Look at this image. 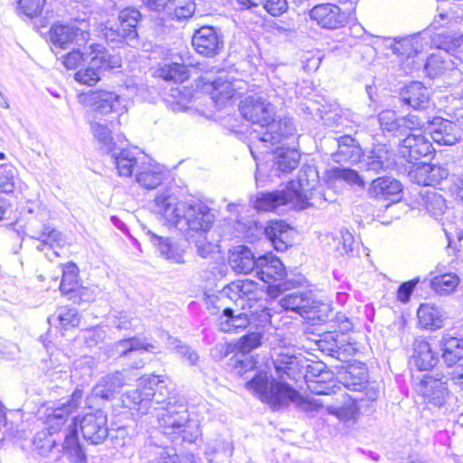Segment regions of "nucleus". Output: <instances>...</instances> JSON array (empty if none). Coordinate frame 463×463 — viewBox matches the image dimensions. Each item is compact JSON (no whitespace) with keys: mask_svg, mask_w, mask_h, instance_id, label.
I'll list each match as a JSON object with an SVG mask.
<instances>
[{"mask_svg":"<svg viewBox=\"0 0 463 463\" xmlns=\"http://www.w3.org/2000/svg\"><path fill=\"white\" fill-rule=\"evenodd\" d=\"M250 384L260 393L263 402L269 404L273 410H279L289 403L308 411L325 406L329 414L335 415L344 422L354 421L358 414L357 401L362 397H352L344 389L338 387L333 390L328 398L308 399L299 394L294 388L287 384H279L270 382L266 375H260L250 382Z\"/></svg>","mask_w":463,"mask_h":463,"instance_id":"obj_1","label":"nucleus"},{"mask_svg":"<svg viewBox=\"0 0 463 463\" xmlns=\"http://www.w3.org/2000/svg\"><path fill=\"white\" fill-rule=\"evenodd\" d=\"M318 178V172L315 166L304 165L298 172V179L290 181L286 189L260 193L256 196L254 208L267 212L288 204L298 210L322 207L326 198L317 187Z\"/></svg>","mask_w":463,"mask_h":463,"instance_id":"obj_2","label":"nucleus"},{"mask_svg":"<svg viewBox=\"0 0 463 463\" xmlns=\"http://www.w3.org/2000/svg\"><path fill=\"white\" fill-rule=\"evenodd\" d=\"M155 205L169 225L187 234L206 233L215 221L214 213L205 203L198 200L180 203L168 189L156 195Z\"/></svg>","mask_w":463,"mask_h":463,"instance_id":"obj_3","label":"nucleus"},{"mask_svg":"<svg viewBox=\"0 0 463 463\" xmlns=\"http://www.w3.org/2000/svg\"><path fill=\"white\" fill-rule=\"evenodd\" d=\"M239 110L243 118L251 122L253 126L251 141H255L258 132H261L265 128H269L270 131L279 128L280 123H274L275 106L263 97L248 96L244 98L240 103ZM281 124H284L286 133H291L293 128L289 121L286 120Z\"/></svg>","mask_w":463,"mask_h":463,"instance_id":"obj_4","label":"nucleus"},{"mask_svg":"<svg viewBox=\"0 0 463 463\" xmlns=\"http://www.w3.org/2000/svg\"><path fill=\"white\" fill-rule=\"evenodd\" d=\"M89 49V66L85 70L78 71L74 79L78 82L91 86L100 80V73L103 71L120 67L121 59L99 43H91Z\"/></svg>","mask_w":463,"mask_h":463,"instance_id":"obj_5","label":"nucleus"},{"mask_svg":"<svg viewBox=\"0 0 463 463\" xmlns=\"http://www.w3.org/2000/svg\"><path fill=\"white\" fill-rule=\"evenodd\" d=\"M81 102L90 109V118H99L111 113L118 116L127 111L124 99L112 91L99 90L82 94Z\"/></svg>","mask_w":463,"mask_h":463,"instance_id":"obj_6","label":"nucleus"},{"mask_svg":"<svg viewBox=\"0 0 463 463\" xmlns=\"http://www.w3.org/2000/svg\"><path fill=\"white\" fill-rule=\"evenodd\" d=\"M75 423L80 426L83 438L90 444H101L109 436L107 413L100 409L87 412L81 418H73L70 426Z\"/></svg>","mask_w":463,"mask_h":463,"instance_id":"obj_7","label":"nucleus"},{"mask_svg":"<svg viewBox=\"0 0 463 463\" xmlns=\"http://www.w3.org/2000/svg\"><path fill=\"white\" fill-rule=\"evenodd\" d=\"M289 121L290 125L293 128L291 133H286V128L284 124H280L279 128L270 131L269 128H265L261 132H258V137L255 141H250V145H249V148L252 156L256 159V151L261 150L263 148V152L268 153L266 148H269L276 145L281 144V146H290L294 145L296 141V126L292 118L285 117L279 120L274 118V123H281L283 121Z\"/></svg>","mask_w":463,"mask_h":463,"instance_id":"obj_8","label":"nucleus"},{"mask_svg":"<svg viewBox=\"0 0 463 463\" xmlns=\"http://www.w3.org/2000/svg\"><path fill=\"white\" fill-rule=\"evenodd\" d=\"M417 392L426 403L441 408L447 405L449 396L447 381L443 375H424L417 385Z\"/></svg>","mask_w":463,"mask_h":463,"instance_id":"obj_9","label":"nucleus"},{"mask_svg":"<svg viewBox=\"0 0 463 463\" xmlns=\"http://www.w3.org/2000/svg\"><path fill=\"white\" fill-rule=\"evenodd\" d=\"M385 46L391 49L393 54L405 57L408 64L411 59V71L420 69L421 63L416 61L414 58L422 52L427 41L422 37L421 33L402 37V38H386L384 40Z\"/></svg>","mask_w":463,"mask_h":463,"instance_id":"obj_10","label":"nucleus"},{"mask_svg":"<svg viewBox=\"0 0 463 463\" xmlns=\"http://www.w3.org/2000/svg\"><path fill=\"white\" fill-rule=\"evenodd\" d=\"M222 295L241 309L251 308L260 299L258 284L250 279L235 280L222 288Z\"/></svg>","mask_w":463,"mask_h":463,"instance_id":"obj_11","label":"nucleus"},{"mask_svg":"<svg viewBox=\"0 0 463 463\" xmlns=\"http://www.w3.org/2000/svg\"><path fill=\"white\" fill-rule=\"evenodd\" d=\"M158 423L167 435L175 434L189 422L187 406L176 400L169 401L165 407L157 414Z\"/></svg>","mask_w":463,"mask_h":463,"instance_id":"obj_12","label":"nucleus"},{"mask_svg":"<svg viewBox=\"0 0 463 463\" xmlns=\"http://www.w3.org/2000/svg\"><path fill=\"white\" fill-rule=\"evenodd\" d=\"M192 44L195 52L204 57L221 53L224 43L222 33L213 26H202L193 35Z\"/></svg>","mask_w":463,"mask_h":463,"instance_id":"obj_13","label":"nucleus"},{"mask_svg":"<svg viewBox=\"0 0 463 463\" xmlns=\"http://www.w3.org/2000/svg\"><path fill=\"white\" fill-rule=\"evenodd\" d=\"M274 367L277 373L278 377L280 381H276L273 377H269L266 373H258L255 377H253L250 381H249L246 385L247 388L254 391L256 395L262 401L260 397V393L259 391L254 388L250 382L260 375H266L270 382L277 383L279 384H286L284 381L286 379H295L297 373L300 371V361L299 358L294 354H288L286 353H279L273 359ZM290 388H292L288 383H287Z\"/></svg>","mask_w":463,"mask_h":463,"instance_id":"obj_14","label":"nucleus"},{"mask_svg":"<svg viewBox=\"0 0 463 463\" xmlns=\"http://www.w3.org/2000/svg\"><path fill=\"white\" fill-rule=\"evenodd\" d=\"M163 382V376L146 375L138 380L137 387L123 395V402L141 413H147L150 410V384Z\"/></svg>","mask_w":463,"mask_h":463,"instance_id":"obj_15","label":"nucleus"},{"mask_svg":"<svg viewBox=\"0 0 463 463\" xmlns=\"http://www.w3.org/2000/svg\"><path fill=\"white\" fill-rule=\"evenodd\" d=\"M395 164L393 149L385 144H378L363 154L360 167L365 171L379 173L393 168Z\"/></svg>","mask_w":463,"mask_h":463,"instance_id":"obj_16","label":"nucleus"},{"mask_svg":"<svg viewBox=\"0 0 463 463\" xmlns=\"http://www.w3.org/2000/svg\"><path fill=\"white\" fill-rule=\"evenodd\" d=\"M434 148L430 139L423 134H408L400 144L399 154L408 163L417 161L432 154Z\"/></svg>","mask_w":463,"mask_h":463,"instance_id":"obj_17","label":"nucleus"},{"mask_svg":"<svg viewBox=\"0 0 463 463\" xmlns=\"http://www.w3.org/2000/svg\"><path fill=\"white\" fill-rule=\"evenodd\" d=\"M49 33L51 43L61 49L71 48L72 44L80 47L87 43L89 36V33L71 24H55Z\"/></svg>","mask_w":463,"mask_h":463,"instance_id":"obj_18","label":"nucleus"},{"mask_svg":"<svg viewBox=\"0 0 463 463\" xmlns=\"http://www.w3.org/2000/svg\"><path fill=\"white\" fill-rule=\"evenodd\" d=\"M318 350L337 360H345L354 348L347 335L334 331L324 333L317 341Z\"/></svg>","mask_w":463,"mask_h":463,"instance_id":"obj_19","label":"nucleus"},{"mask_svg":"<svg viewBox=\"0 0 463 463\" xmlns=\"http://www.w3.org/2000/svg\"><path fill=\"white\" fill-rule=\"evenodd\" d=\"M449 175V170L439 165L415 164L409 170L408 176L413 183L423 186H435Z\"/></svg>","mask_w":463,"mask_h":463,"instance_id":"obj_20","label":"nucleus"},{"mask_svg":"<svg viewBox=\"0 0 463 463\" xmlns=\"http://www.w3.org/2000/svg\"><path fill=\"white\" fill-rule=\"evenodd\" d=\"M311 20L325 29H337L344 25L346 15L339 6L333 4H321L314 6L310 12Z\"/></svg>","mask_w":463,"mask_h":463,"instance_id":"obj_21","label":"nucleus"},{"mask_svg":"<svg viewBox=\"0 0 463 463\" xmlns=\"http://www.w3.org/2000/svg\"><path fill=\"white\" fill-rule=\"evenodd\" d=\"M399 99L415 110H425L430 106V90L421 82L411 81L401 89Z\"/></svg>","mask_w":463,"mask_h":463,"instance_id":"obj_22","label":"nucleus"},{"mask_svg":"<svg viewBox=\"0 0 463 463\" xmlns=\"http://www.w3.org/2000/svg\"><path fill=\"white\" fill-rule=\"evenodd\" d=\"M163 166L146 155L139 165H137L136 181L144 188L151 190L156 188L163 180Z\"/></svg>","mask_w":463,"mask_h":463,"instance_id":"obj_23","label":"nucleus"},{"mask_svg":"<svg viewBox=\"0 0 463 463\" xmlns=\"http://www.w3.org/2000/svg\"><path fill=\"white\" fill-rule=\"evenodd\" d=\"M255 272L260 280L269 285L282 280L286 276L283 263L272 254H266L258 258Z\"/></svg>","mask_w":463,"mask_h":463,"instance_id":"obj_24","label":"nucleus"},{"mask_svg":"<svg viewBox=\"0 0 463 463\" xmlns=\"http://www.w3.org/2000/svg\"><path fill=\"white\" fill-rule=\"evenodd\" d=\"M147 235L153 246L157 250L160 256L174 264H184L185 250L180 243L169 237L158 236L148 231Z\"/></svg>","mask_w":463,"mask_h":463,"instance_id":"obj_25","label":"nucleus"},{"mask_svg":"<svg viewBox=\"0 0 463 463\" xmlns=\"http://www.w3.org/2000/svg\"><path fill=\"white\" fill-rule=\"evenodd\" d=\"M250 316L244 312L235 313L231 307H224L216 319L219 331L227 334H237L250 326Z\"/></svg>","mask_w":463,"mask_h":463,"instance_id":"obj_26","label":"nucleus"},{"mask_svg":"<svg viewBox=\"0 0 463 463\" xmlns=\"http://www.w3.org/2000/svg\"><path fill=\"white\" fill-rule=\"evenodd\" d=\"M272 159L271 175L279 176L280 173H289L295 169L299 162L300 154L296 148L288 146H277Z\"/></svg>","mask_w":463,"mask_h":463,"instance_id":"obj_27","label":"nucleus"},{"mask_svg":"<svg viewBox=\"0 0 463 463\" xmlns=\"http://www.w3.org/2000/svg\"><path fill=\"white\" fill-rule=\"evenodd\" d=\"M337 150L332 154L336 163H358L361 165L363 151L357 140L351 136H342L337 140Z\"/></svg>","mask_w":463,"mask_h":463,"instance_id":"obj_28","label":"nucleus"},{"mask_svg":"<svg viewBox=\"0 0 463 463\" xmlns=\"http://www.w3.org/2000/svg\"><path fill=\"white\" fill-rule=\"evenodd\" d=\"M431 138L441 146H453L461 138L459 127L449 120L436 118L432 122Z\"/></svg>","mask_w":463,"mask_h":463,"instance_id":"obj_29","label":"nucleus"},{"mask_svg":"<svg viewBox=\"0 0 463 463\" xmlns=\"http://www.w3.org/2000/svg\"><path fill=\"white\" fill-rule=\"evenodd\" d=\"M126 383L122 372L115 371L99 380L92 389V394L104 400H110Z\"/></svg>","mask_w":463,"mask_h":463,"instance_id":"obj_30","label":"nucleus"},{"mask_svg":"<svg viewBox=\"0 0 463 463\" xmlns=\"http://www.w3.org/2000/svg\"><path fill=\"white\" fill-rule=\"evenodd\" d=\"M228 260L236 273L249 274L256 270L258 258L248 247L240 245L230 251Z\"/></svg>","mask_w":463,"mask_h":463,"instance_id":"obj_31","label":"nucleus"},{"mask_svg":"<svg viewBox=\"0 0 463 463\" xmlns=\"http://www.w3.org/2000/svg\"><path fill=\"white\" fill-rule=\"evenodd\" d=\"M325 367L324 364L308 365L307 372L310 373L308 377H315V379L307 381V387L312 392L328 397L329 391L335 387V384L329 381L332 378L331 372L326 371Z\"/></svg>","mask_w":463,"mask_h":463,"instance_id":"obj_32","label":"nucleus"},{"mask_svg":"<svg viewBox=\"0 0 463 463\" xmlns=\"http://www.w3.org/2000/svg\"><path fill=\"white\" fill-rule=\"evenodd\" d=\"M439 356L430 345L424 339H416L413 344V354L411 363L420 371H428L432 369L438 363Z\"/></svg>","mask_w":463,"mask_h":463,"instance_id":"obj_33","label":"nucleus"},{"mask_svg":"<svg viewBox=\"0 0 463 463\" xmlns=\"http://www.w3.org/2000/svg\"><path fill=\"white\" fill-rule=\"evenodd\" d=\"M114 159L118 175L121 176H131L137 172V165L141 163L143 155L137 156L136 152L128 148H115L109 152Z\"/></svg>","mask_w":463,"mask_h":463,"instance_id":"obj_34","label":"nucleus"},{"mask_svg":"<svg viewBox=\"0 0 463 463\" xmlns=\"http://www.w3.org/2000/svg\"><path fill=\"white\" fill-rule=\"evenodd\" d=\"M63 455L72 463H86V454L80 443L77 424L69 426L62 444Z\"/></svg>","mask_w":463,"mask_h":463,"instance_id":"obj_35","label":"nucleus"},{"mask_svg":"<svg viewBox=\"0 0 463 463\" xmlns=\"http://www.w3.org/2000/svg\"><path fill=\"white\" fill-rule=\"evenodd\" d=\"M48 322L50 325L60 327L62 330H70L80 325V316L77 308L61 306L48 317Z\"/></svg>","mask_w":463,"mask_h":463,"instance_id":"obj_36","label":"nucleus"},{"mask_svg":"<svg viewBox=\"0 0 463 463\" xmlns=\"http://www.w3.org/2000/svg\"><path fill=\"white\" fill-rule=\"evenodd\" d=\"M402 190V184L398 180L390 176H383L372 182L368 194L373 198L386 199L390 195L400 194Z\"/></svg>","mask_w":463,"mask_h":463,"instance_id":"obj_37","label":"nucleus"},{"mask_svg":"<svg viewBox=\"0 0 463 463\" xmlns=\"http://www.w3.org/2000/svg\"><path fill=\"white\" fill-rule=\"evenodd\" d=\"M440 349L442 351V359L449 366H456L457 363L463 359V339L445 335L440 341Z\"/></svg>","mask_w":463,"mask_h":463,"instance_id":"obj_38","label":"nucleus"},{"mask_svg":"<svg viewBox=\"0 0 463 463\" xmlns=\"http://www.w3.org/2000/svg\"><path fill=\"white\" fill-rule=\"evenodd\" d=\"M314 298L309 293H291L284 296L280 300V306L285 309L298 314L305 318L307 312L313 305Z\"/></svg>","mask_w":463,"mask_h":463,"instance_id":"obj_39","label":"nucleus"},{"mask_svg":"<svg viewBox=\"0 0 463 463\" xmlns=\"http://www.w3.org/2000/svg\"><path fill=\"white\" fill-rule=\"evenodd\" d=\"M157 346L154 343H148L145 338L130 337L115 343V354L118 356H128L137 351H146L148 353H156Z\"/></svg>","mask_w":463,"mask_h":463,"instance_id":"obj_40","label":"nucleus"},{"mask_svg":"<svg viewBox=\"0 0 463 463\" xmlns=\"http://www.w3.org/2000/svg\"><path fill=\"white\" fill-rule=\"evenodd\" d=\"M419 323L426 329H439L444 325V314L439 307L430 304H421L417 312Z\"/></svg>","mask_w":463,"mask_h":463,"instance_id":"obj_41","label":"nucleus"},{"mask_svg":"<svg viewBox=\"0 0 463 463\" xmlns=\"http://www.w3.org/2000/svg\"><path fill=\"white\" fill-rule=\"evenodd\" d=\"M289 226L283 221H271L265 227V235L275 250L283 251L288 248Z\"/></svg>","mask_w":463,"mask_h":463,"instance_id":"obj_42","label":"nucleus"},{"mask_svg":"<svg viewBox=\"0 0 463 463\" xmlns=\"http://www.w3.org/2000/svg\"><path fill=\"white\" fill-rule=\"evenodd\" d=\"M419 194V204L424 207L430 214L438 218L444 213L447 206L441 194L430 188L421 189Z\"/></svg>","mask_w":463,"mask_h":463,"instance_id":"obj_43","label":"nucleus"},{"mask_svg":"<svg viewBox=\"0 0 463 463\" xmlns=\"http://www.w3.org/2000/svg\"><path fill=\"white\" fill-rule=\"evenodd\" d=\"M461 24H463V7L454 6L436 15L431 23V27L433 29L446 28L453 32Z\"/></svg>","mask_w":463,"mask_h":463,"instance_id":"obj_44","label":"nucleus"},{"mask_svg":"<svg viewBox=\"0 0 463 463\" xmlns=\"http://www.w3.org/2000/svg\"><path fill=\"white\" fill-rule=\"evenodd\" d=\"M141 14L135 8H126L118 14V22L120 26H128L127 33V44L135 47L138 43V33L137 26L140 20Z\"/></svg>","mask_w":463,"mask_h":463,"instance_id":"obj_45","label":"nucleus"},{"mask_svg":"<svg viewBox=\"0 0 463 463\" xmlns=\"http://www.w3.org/2000/svg\"><path fill=\"white\" fill-rule=\"evenodd\" d=\"M434 42L439 49L452 55H457L463 50V33L457 31L438 33Z\"/></svg>","mask_w":463,"mask_h":463,"instance_id":"obj_46","label":"nucleus"},{"mask_svg":"<svg viewBox=\"0 0 463 463\" xmlns=\"http://www.w3.org/2000/svg\"><path fill=\"white\" fill-rule=\"evenodd\" d=\"M367 369L364 364H350L343 376V383L345 388L359 392L367 383Z\"/></svg>","mask_w":463,"mask_h":463,"instance_id":"obj_47","label":"nucleus"},{"mask_svg":"<svg viewBox=\"0 0 463 463\" xmlns=\"http://www.w3.org/2000/svg\"><path fill=\"white\" fill-rule=\"evenodd\" d=\"M195 8L194 0H167L165 11L172 19L184 21L193 16Z\"/></svg>","mask_w":463,"mask_h":463,"instance_id":"obj_48","label":"nucleus"},{"mask_svg":"<svg viewBox=\"0 0 463 463\" xmlns=\"http://www.w3.org/2000/svg\"><path fill=\"white\" fill-rule=\"evenodd\" d=\"M156 73L163 80L175 83H182L189 78L187 67L178 62L165 63L157 69Z\"/></svg>","mask_w":463,"mask_h":463,"instance_id":"obj_49","label":"nucleus"},{"mask_svg":"<svg viewBox=\"0 0 463 463\" xmlns=\"http://www.w3.org/2000/svg\"><path fill=\"white\" fill-rule=\"evenodd\" d=\"M98 119L99 118H93L90 119V130L96 140L101 146V148L109 153L115 150L117 145L113 142L110 128Z\"/></svg>","mask_w":463,"mask_h":463,"instance_id":"obj_50","label":"nucleus"},{"mask_svg":"<svg viewBox=\"0 0 463 463\" xmlns=\"http://www.w3.org/2000/svg\"><path fill=\"white\" fill-rule=\"evenodd\" d=\"M401 117L394 110L386 109L378 114V122L384 135L402 137Z\"/></svg>","mask_w":463,"mask_h":463,"instance_id":"obj_51","label":"nucleus"},{"mask_svg":"<svg viewBox=\"0 0 463 463\" xmlns=\"http://www.w3.org/2000/svg\"><path fill=\"white\" fill-rule=\"evenodd\" d=\"M459 284V278L455 273L435 276L430 280V288L439 295H449Z\"/></svg>","mask_w":463,"mask_h":463,"instance_id":"obj_52","label":"nucleus"},{"mask_svg":"<svg viewBox=\"0 0 463 463\" xmlns=\"http://www.w3.org/2000/svg\"><path fill=\"white\" fill-rule=\"evenodd\" d=\"M213 90L212 92V99L217 106H223L231 100L236 93L235 88L232 83L223 81L221 79L213 82Z\"/></svg>","mask_w":463,"mask_h":463,"instance_id":"obj_53","label":"nucleus"},{"mask_svg":"<svg viewBox=\"0 0 463 463\" xmlns=\"http://www.w3.org/2000/svg\"><path fill=\"white\" fill-rule=\"evenodd\" d=\"M162 335L166 336L167 345L175 350L188 364L195 365L197 364L199 355L190 346L183 345L180 340L169 335L167 333H162Z\"/></svg>","mask_w":463,"mask_h":463,"instance_id":"obj_54","label":"nucleus"},{"mask_svg":"<svg viewBox=\"0 0 463 463\" xmlns=\"http://www.w3.org/2000/svg\"><path fill=\"white\" fill-rule=\"evenodd\" d=\"M165 380L157 384H150V409L161 410L165 407L169 401H175V398L169 397V392L165 385Z\"/></svg>","mask_w":463,"mask_h":463,"instance_id":"obj_55","label":"nucleus"},{"mask_svg":"<svg viewBox=\"0 0 463 463\" xmlns=\"http://www.w3.org/2000/svg\"><path fill=\"white\" fill-rule=\"evenodd\" d=\"M61 241L62 235L59 231L50 226H44L39 237H33V243L35 244V248L38 250H43L47 246L53 248L54 245H58Z\"/></svg>","mask_w":463,"mask_h":463,"instance_id":"obj_56","label":"nucleus"},{"mask_svg":"<svg viewBox=\"0 0 463 463\" xmlns=\"http://www.w3.org/2000/svg\"><path fill=\"white\" fill-rule=\"evenodd\" d=\"M77 277L78 268L75 264H70L63 268L60 283V290L62 294L69 297L71 293H75V288L79 286Z\"/></svg>","mask_w":463,"mask_h":463,"instance_id":"obj_57","label":"nucleus"},{"mask_svg":"<svg viewBox=\"0 0 463 463\" xmlns=\"http://www.w3.org/2000/svg\"><path fill=\"white\" fill-rule=\"evenodd\" d=\"M401 132L402 136L411 134V132L421 130L425 125L430 122L427 117H420L417 114L410 113L406 116L401 117Z\"/></svg>","mask_w":463,"mask_h":463,"instance_id":"obj_58","label":"nucleus"},{"mask_svg":"<svg viewBox=\"0 0 463 463\" xmlns=\"http://www.w3.org/2000/svg\"><path fill=\"white\" fill-rule=\"evenodd\" d=\"M449 68V61L445 60L439 53H432L430 55L424 63V70L430 78H435L442 74Z\"/></svg>","mask_w":463,"mask_h":463,"instance_id":"obj_59","label":"nucleus"},{"mask_svg":"<svg viewBox=\"0 0 463 463\" xmlns=\"http://www.w3.org/2000/svg\"><path fill=\"white\" fill-rule=\"evenodd\" d=\"M335 250L340 255H353L354 238L347 230H341L333 236Z\"/></svg>","mask_w":463,"mask_h":463,"instance_id":"obj_60","label":"nucleus"},{"mask_svg":"<svg viewBox=\"0 0 463 463\" xmlns=\"http://www.w3.org/2000/svg\"><path fill=\"white\" fill-rule=\"evenodd\" d=\"M33 445L38 454L44 457L52 453L56 448V442L52 433L46 431L36 434Z\"/></svg>","mask_w":463,"mask_h":463,"instance_id":"obj_61","label":"nucleus"},{"mask_svg":"<svg viewBox=\"0 0 463 463\" xmlns=\"http://www.w3.org/2000/svg\"><path fill=\"white\" fill-rule=\"evenodd\" d=\"M310 307L311 308H308L307 316L305 317L306 319L326 322L333 314V309L329 304L317 301L315 298L314 303L313 305H310Z\"/></svg>","mask_w":463,"mask_h":463,"instance_id":"obj_62","label":"nucleus"},{"mask_svg":"<svg viewBox=\"0 0 463 463\" xmlns=\"http://www.w3.org/2000/svg\"><path fill=\"white\" fill-rule=\"evenodd\" d=\"M263 335L260 332H250L240 338L236 349L242 354H249L261 345Z\"/></svg>","mask_w":463,"mask_h":463,"instance_id":"obj_63","label":"nucleus"},{"mask_svg":"<svg viewBox=\"0 0 463 463\" xmlns=\"http://www.w3.org/2000/svg\"><path fill=\"white\" fill-rule=\"evenodd\" d=\"M16 169L7 164L0 165V193L10 194L14 189Z\"/></svg>","mask_w":463,"mask_h":463,"instance_id":"obj_64","label":"nucleus"}]
</instances>
